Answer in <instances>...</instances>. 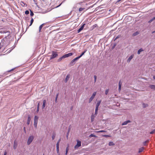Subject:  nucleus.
<instances>
[{"mask_svg": "<svg viewBox=\"0 0 155 155\" xmlns=\"http://www.w3.org/2000/svg\"><path fill=\"white\" fill-rule=\"evenodd\" d=\"M30 15L31 16H33L34 15V14L32 11L30 10Z\"/></svg>", "mask_w": 155, "mask_h": 155, "instance_id": "nucleus-41", "label": "nucleus"}, {"mask_svg": "<svg viewBox=\"0 0 155 155\" xmlns=\"http://www.w3.org/2000/svg\"><path fill=\"white\" fill-rule=\"evenodd\" d=\"M98 108L95 107L94 115H97V113H98Z\"/></svg>", "mask_w": 155, "mask_h": 155, "instance_id": "nucleus-36", "label": "nucleus"}, {"mask_svg": "<svg viewBox=\"0 0 155 155\" xmlns=\"http://www.w3.org/2000/svg\"><path fill=\"white\" fill-rule=\"evenodd\" d=\"M85 25L86 24L85 23H82L81 26L77 30V32L78 33L80 32L82 30H83Z\"/></svg>", "mask_w": 155, "mask_h": 155, "instance_id": "nucleus-9", "label": "nucleus"}, {"mask_svg": "<svg viewBox=\"0 0 155 155\" xmlns=\"http://www.w3.org/2000/svg\"><path fill=\"white\" fill-rule=\"evenodd\" d=\"M85 9L84 8L81 7L79 9V11L80 12H81L82 11H84V12H85Z\"/></svg>", "mask_w": 155, "mask_h": 155, "instance_id": "nucleus-23", "label": "nucleus"}, {"mask_svg": "<svg viewBox=\"0 0 155 155\" xmlns=\"http://www.w3.org/2000/svg\"><path fill=\"white\" fill-rule=\"evenodd\" d=\"M117 45V44L116 43H114L112 47V49H113Z\"/></svg>", "mask_w": 155, "mask_h": 155, "instance_id": "nucleus-42", "label": "nucleus"}, {"mask_svg": "<svg viewBox=\"0 0 155 155\" xmlns=\"http://www.w3.org/2000/svg\"><path fill=\"white\" fill-rule=\"evenodd\" d=\"M59 95V93H57L56 95V96L55 99V102L56 103H57V99L58 98V97Z\"/></svg>", "mask_w": 155, "mask_h": 155, "instance_id": "nucleus-34", "label": "nucleus"}, {"mask_svg": "<svg viewBox=\"0 0 155 155\" xmlns=\"http://www.w3.org/2000/svg\"><path fill=\"white\" fill-rule=\"evenodd\" d=\"M59 142H57L56 143V147H59Z\"/></svg>", "mask_w": 155, "mask_h": 155, "instance_id": "nucleus-54", "label": "nucleus"}, {"mask_svg": "<svg viewBox=\"0 0 155 155\" xmlns=\"http://www.w3.org/2000/svg\"><path fill=\"white\" fill-rule=\"evenodd\" d=\"M153 78L154 80H155V75L153 76Z\"/></svg>", "mask_w": 155, "mask_h": 155, "instance_id": "nucleus-61", "label": "nucleus"}, {"mask_svg": "<svg viewBox=\"0 0 155 155\" xmlns=\"http://www.w3.org/2000/svg\"><path fill=\"white\" fill-rule=\"evenodd\" d=\"M134 56V54H131L127 59V62L128 63L130 62L131 60L133 58Z\"/></svg>", "mask_w": 155, "mask_h": 155, "instance_id": "nucleus-11", "label": "nucleus"}, {"mask_svg": "<svg viewBox=\"0 0 155 155\" xmlns=\"http://www.w3.org/2000/svg\"><path fill=\"white\" fill-rule=\"evenodd\" d=\"M39 108L38 107H37V110H36V112L37 113H38L39 111Z\"/></svg>", "mask_w": 155, "mask_h": 155, "instance_id": "nucleus-56", "label": "nucleus"}, {"mask_svg": "<svg viewBox=\"0 0 155 155\" xmlns=\"http://www.w3.org/2000/svg\"><path fill=\"white\" fill-rule=\"evenodd\" d=\"M76 141L77 142V144L74 147V148L75 149H77L81 146V141L77 140Z\"/></svg>", "mask_w": 155, "mask_h": 155, "instance_id": "nucleus-7", "label": "nucleus"}, {"mask_svg": "<svg viewBox=\"0 0 155 155\" xmlns=\"http://www.w3.org/2000/svg\"><path fill=\"white\" fill-rule=\"evenodd\" d=\"M130 122H131V121L130 120H127L125 121H124V122H123L122 123V125H126L128 123H130Z\"/></svg>", "mask_w": 155, "mask_h": 155, "instance_id": "nucleus-15", "label": "nucleus"}, {"mask_svg": "<svg viewBox=\"0 0 155 155\" xmlns=\"http://www.w3.org/2000/svg\"><path fill=\"white\" fill-rule=\"evenodd\" d=\"M139 34V32L138 31H136L134 33L132 34V36L134 37L135 36L137 35H138Z\"/></svg>", "mask_w": 155, "mask_h": 155, "instance_id": "nucleus-26", "label": "nucleus"}, {"mask_svg": "<svg viewBox=\"0 0 155 155\" xmlns=\"http://www.w3.org/2000/svg\"><path fill=\"white\" fill-rule=\"evenodd\" d=\"M108 145L109 146H114L115 145V143L112 141H110Z\"/></svg>", "mask_w": 155, "mask_h": 155, "instance_id": "nucleus-35", "label": "nucleus"}, {"mask_svg": "<svg viewBox=\"0 0 155 155\" xmlns=\"http://www.w3.org/2000/svg\"><path fill=\"white\" fill-rule=\"evenodd\" d=\"M65 58L63 55L61 57L57 60L58 62H59L61 61L64 58Z\"/></svg>", "mask_w": 155, "mask_h": 155, "instance_id": "nucleus-24", "label": "nucleus"}, {"mask_svg": "<svg viewBox=\"0 0 155 155\" xmlns=\"http://www.w3.org/2000/svg\"><path fill=\"white\" fill-rule=\"evenodd\" d=\"M8 33V35H10V32L9 31H0V33L2 34H4V33Z\"/></svg>", "mask_w": 155, "mask_h": 155, "instance_id": "nucleus-17", "label": "nucleus"}, {"mask_svg": "<svg viewBox=\"0 0 155 155\" xmlns=\"http://www.w3.org/2000/svg\"><path fill=\"white\" fill-rule=\"evenodd\" d=\"M55 135H56V134L55 133H53L52 135V140H54V139L55 138Z\"/></svg>", "mask_w": 155, "mask_h": 155, "instance_id": "nucleus-40", "label": "nucleus"}, {"mask_svg": "<svg viewBox=\"0 0 155 155\" xmlns=\"http://www.w3.org/2000/svg\"><path fill=\"white\" fill-rule=\"evenodd\" d=\"M46 101L45 100H44L43 101V104L42 106V109H44L46 105Z\"/></svg>", "mask_w": 155, "mask_h": 155, "instance_id": "nucleus-19", "label": "nucleus"}, {"mask_svg": "<svg viewBox=\"0 0 155 155\" xmlns=\"http://www.w3.org/2000/svg\"><path fill=\"white\" fill-rule=\"evenodd\" d=\"M34 139V137L33 135L30 136L28 140L27 144L28 145H29L32 142Z\"/></svg>", "mask_w": 155, "mask_h": 155, "instance_id": "nucleus-6", "label": "nucleus"}, {"mask_svg": "<svg viewBox=\"0 0 155 155\" xmlns=\"http://www.w3.org/2000/svg\"><path fill=\"white\" fill-rule=\"evenodd\" d=\"M64 1H62V2L58 5V6H57L56 7V8L58 7H59L64 2Z\"/></svg>", "mask_w": 155, "mask_h": 155, "instance_id": "nucleus-49", "label": "nucleus"}, {"mask_svg": "<svg viewBox=\"0 0 155 155\" xmlns=\"http://www.w3.org/2000/svg\"><path fill=\"white\" fill-rule=\"evenodd\" d=\"M155 32V31H152V34H153Z\"/></svg>", "mask_w": 155, "mask_h": 155, "instance_id": "nucleus-63", "label": "nucleus"}, {"mask_svg": "<svg viewBox=\"0 0 155 155\" xmlns=\"http://www.w3.org/2000/svg\"><path fill=\"white\" fill-rule=\"evenodd\" d=\"M37 103H38V104H37V107L39 108L40 102V101H38Z\"/></svg>", "mask_w": 155, "mask_h": 155, "instance_id": "nucleus-47", "label": "nucleus"}, {"mask_svg": "<svg viewBox=\"0 0 155 155\" xmlns=\"http://www.w3.org/2000/svg\"><path fill=\"white\" fill-rule=\"evenodd\" d=\"M97 26H98L97 24H95L92 26L93 29H94Z\"/></svg>", "mask_w": 155, "mask_h": 155, "instance_id": "nucleus-45", "label": "nucleus"}, {"mask_svg": "<svg viewBox=\"0 0 155 155\" xmlns=\"http://www.w3.org/2000/svg\"><path fill=\"white\" fill-rule=\"evenodd\" d=\"M33 22H34V19L32 18H31V21H30V25H29V26H31L32 25Z\"/></svg>", "mask_w": 155, "mask_h": 155, "instance_id": "nucleus-38", "label": "nucleus"}, {"mask_svg": "<svg viewBox=\"0 0 155 155\" xmlns=\"http://www.w3.org/2000/svg\"><path fill=\"white\" fill-rule=\"evenodd\" d=\"M94 82H95L97 80V76L96 75H94Z\"/></svg>", "mask_w": 155, "mask_h": 155, "instance_id": "nucleus-48", "label": "nucleus"}, {"mask_svg": "<svg viewBox=\"0 0 155 155\" xmlns=\"http://www.w3.org/2000/svg\"><path fill=\"white\" fill-rule=\"evenodd\" d=\"M45 23H43L39 27V32H41V29L42 28L43 26L44 25H45Z\"/></svg>", "mask_w": 155, "mask_h": 155, "instance_id": "nucleus-30", "label": "nucleus"}, {"mask_svg": "<svg viewBox=\"0 0 155 155\" xmlns=\"http://www.w3.org/2000/svg\"><path fill=\"white\" fill-rule=\"evenodd\" d=\"M89 137L90 138H91L92 137H97V136H96V135H94V134H91L89 136Z\"/></svg>", "mask_w": 155, "mask_h": 155, "instance_id": "nucleus-31", "label": "nucleus"}, {"mask_svg": "<svg viewBox=\"0 0 155 155\" xmlns=\"http://www.w3.org/2000/svg\"><path fill=\"white\" fill-rule=\"evenodd\" d=\"M142 105L143 108H146L148 106L147 104H145L144 103H143Z\"/></svg>", "mask_w": 155, "mask_h": 155, "instance_id": "nucleus-32", "label": "nucleus"}, {"mask_svg": "<svg viewBox=\"0 0 155 155\" xmlns=\"http://www.w3.org/2000/svg\"><path fill=\"white\" fill-rule=\"evenodd\" d=\"M155 133V129L153 130L152 131H151L150 133L151 134H154Z\"/></svg>", "mask_w": 155, "mask_h": 155, "instance_id": "nucleus-43", "label": "nucleus"}, {"mask_svg": "<svg viewBox=\"0 0 155 155\" xmlns=\"http://www.w3.org/2000/svg\"><path fill=\"white\" fill-rule=\"evenodd\" d=\"M29 11L28 10H26L25 12V14H26V15H28L29 14Z\"/></svg>", "mask_w": 155, "mask_h": 155, "instance_id": "nucleus-46", "label": "nucleus"}, {"mask_svg": "<svg viewBox=\"0 0 155 155\" xmlns=\"http://www.w3.org/2000/svg\"><path fill=\"white\" fill-rule=\"evenodd\" d=\"M58 56V54L57 52L55 51H52V54L50 56V60H52L54 58H56Z\"/></svg>", "mask_w": 155, "mask_h": 155, "instance_id": "nucleus-4", "label": "nucleus"}, {"mask_svg": "<svg viewBox=\"0 0 155 155\" xmlns=\"http://www.w3.org/2000/svg\"><path fill=\"white\" fill-rule=\"evenodd\" d=\"M73 54H74V53L71 52V53H69L68 54H65L64 55V56L65 58L70 57L71 56H72Z\"/></svg>", "mask_w": 155, "mask_h": 155, "instance_id": "nucleus-10", "label": "nucleus"}, {"mask_svg": "<svg viewBox=\"0 0 155 155\" xmlns=\"http://www.w3.org/2000/svg\"><path fill=\"white\" fill-rule=\"evenodd\" d=\"M7 152L6 151H5L4 153V155H7Z\"/></svg>", "mask_w": 155, "mask_h": 155, "instance_id": "nucleus-57", "label": "nucleus"}, {"mask_svg": "<svg viewBox=\"0 0 155 155\" xmlns=\"http://www.w3.org/2000/svg\"><path fill=\"white\" fill-rule=\"evenodd\" d=\"M38 119V117L37 116L35 115V116L34 119V126L36 128H37V124Z\"/></svg>", "mask_w": 155, "mask_h": 155, "instance_id": "nucleus-3", "label": "nucleus"}, {"mask_svg": "<svg viewBox=\"0 0 155 155\" xmlns=\"http://www.w3.org/2000/svg\"><path fill=\"white\" fill-rule=\"evenodd\" d=\"M150 87L151 89L155 90V85L151 84L149 86Z\"/></svg>", "mask_w": 155, "mask_h": 155, "instance_id": "nucleus-22", "label": "nucleus"}, {"mask_svg": "<svg viewBox=\"0 0 155 155\" xmlns=\"http://www.w3.org/2000/svg\"><path fill=\"white\" fill-rule=\"evenodd\" d=\"M69 151V145H68L66 149V151L65 155H67L68 151Z\"/></svg>", "mask_w": 155, "mask_h": 155, "instance_id": "nucleus-29", "label": "nucleus"}, {"mask_svg": "<svg viewBox=\"0 0 155 155\" xmlns=\"http://www.w3.org/2000/svg\"><path fill=\"white\" fill-rule=\"evenodd\" d=\"M95 116L93 114H92L91 116V122H92L94 120V119L95 117Z\"/></svg>", "mask_w": 155, "mask_h": 155, "instance_id": "nucleus-27", "label": "nucleus"}, {"mask_svg": "<svg viewBox=\"0 0 155 155\" xmlns=\"http://www.w3.org/2000/svg\"><path fill=\"white\" fill-rule=\"evenodd\" d=\"M155 19V16L153 17L152 18H151L150 20L148 21V23H150L152 22L153 21H154Z\"/></svg>", "mask_w": 155, "mask_h": 155, "instance_id": "nucleus-33", "label": "nucleus"}, {"mask_svg": "<svg viewBox=\"0 0 155 155\" xmlns=\"http://www.w3.org/2000/svg\"><path fill=\"white\" fill-rule=\"evenodd\" d=\"M149 140H147L144 141L143 143V145L144 146H146L147 145V143H148L149 142Z\"/></svg>", "mask_w": 155, "mask_h": 155, "instance_id": "nucleus-21", "label": "nucleus"}, {"mask_svg": "<svg viewBox=\"0 0 155 155\" xmlns=\"http://www.w3.org/2000/svg\"><path fill=\"white\" fill-rule=\"evenodd\" d=\"M21 5L23 7H24L25 6V5H26V6H27V5L25 3H24V2H23L22 1L21 2Z\"/></svg>", "mask_w": 155, "mask_h": 155, "instance_id": "nucleus-37", "label": "nucleus"}, {"mask_svg": "<svg viewBox=\"0 0 155 155\" xmlns=\"http://www.w3.org/2000/svg\"><path fill=\"white\" fill-rule=\"evenodd\" d=\"M108 92V90H106L105 91V94H107Z\"/></svg>", "mask_w": 155, "mask_h": 155, "instance_id": "nucleus-55", "label": "nucleus"}, {"mask_svg": "<svg viewBox=\"0 0 155 155\" xmlns=\"http://www.w3.org/2000/svg\"><path fill=\"white\" fill-rule=\"evenodd\" d=\"M120 37H121V35H118L116 37V39H117Z\"/></svg>", "mask_w": 155, "mask_h": 155, "instance_id": "nucleus-51", "label": "nucleus"}, {"mask_svg": "<svg viewBox=\"0 0 155 155\" xmlns=\"http://www.w3.org/2000/svg\"><path fill=\"white\" fill-rule=\"evenodd\" d=\"M31 118L30 116L29 115H28V120H27V124L28 125L30 123V121H31Z\"/></svg>", "mask_w": 155, "mask_h": 155, "instance_id": "nucleus-18", "label": "nucleus"}, {"mask_svg": "<svg viewBox=\"0 0 155 155\" xmlns=\"http://www.w3.org/2000/svg\"><path fill=\"white\" fill-rule=\"evenodd\" d=\"M143 51L144 50L143 49L141 48L138 50L137 53L138 54H140L141 52Z\"/></svg>", "mask_w": 155, "mask_h": 155, "instance_id": "nucleus-25", "label": "nucleus"}, {"mask_svg": "<svg viewBox=\"0 0 155 155\" xmlns=\"http://www.w3.org/2000/svg\"><path fill=\"white\" fill-rule=\"evenodd\" d=\"M144 149V148L143 147H141L139 149L138 152L139 153H140L142 152L143 151Z\"/></svg>", "mask_w": 155, "mask_h": 155, "instance_id": "nucleus-28", "label": "nucleus"}, {"mask_svg": "<svg viewBox=\"0 0 155 155\" xmlns=\"http://www.w3.org/2000/svg\"><path fill=\"white\" fill-rule=\"evenodd\" d=\"M15 69V68H13L10 70L8 71H7V72H10L11 71H13Z\"/></svg>", "mask_w": 155, "mask_h": 155, "instance_id": "nucleus-50", "label": "nucleus"}, {"mask_svg": "<svg viewBox=\"0 0 155 155\" xmlns=\"http://www.w3.org/2000/svg\"><path fill=\"white\" fill-rule=\"evenodd\" d=\"M7 33V36H6L2 40L1 42H0V49L2 46H5L6 45L7 41V37L9 36V35L8 36V33Z\"/></svg>", "mask_w": 155, "mask_h": 155, "instance_id": "nucleus-2", "label": "nucleus"}, {"mask_svg": "<svg viewBox=\"0 0 155 155\" xmlns=\"http://www.w3.org/2000/svg\"><path fill=\"white\" fill-rule=\"evenodd\" d=\"M121 0H118L116 2V3H119Z\"/></svg>", "mask_w": 155, "mask_h": 155, "instance_id": "nucleus-59", "label": "nucleus"}, {"mask_svg": "<svg viewBox=\"0 0 155 155\" xmlns=\"http://www.w3.org/2000/svg\"><path fill=\"white\" fill-rule=\"evenodd\" d=\"M79 59L78 57H77L73 59L69 64L70 66H71L74 65L75 64L76 62L78 61Z\"/></svg>", "mask_w": 155, "mask_h": 155, "instance_id": "nucleus-5", "label": "nucleus"}, {"mask_svg": "<svg viewBox=\"0 0 155 155\" xmlns=\"http://www.w3.org/2000/svg\"><path fill=\"white\" fill-rule=\"evenodd\" d=\"M103 137H105L106 138L110 137L111 136L109 135L105 134L103 135Z\"/></svg>", "mask_w": 155, "mask_h": 155, "instance_id": "nucleus-39", "label": "nucleus"}, {"mask_svg": "<svg viewBox=\"0 0 155 155\" xmlns=\"http://www.w3.org/2000/svg\"><path fill=\"white\" fill-rule=\"evenodd\" d=\"M70 75L69 74H68L67 75L64 80V82L65 83H67L68 82V80L70 78Z\"/></svg>", "mask_w": 155, "mask_h": 155, "instance_id": "nucleus-14", "label": "nucleus"}, {"mask_svg": "<svg viewBox=\"0 0 155 155\" xmlns=\"http://www.w3.org/2000/svg\"><path fill=\"white\" fill-rule=\"evenodd\" d=\"M7 33V36H6L2 40L1 42H0V49L2 46H5L6 45L7 41V37L9 36V35L8 36V33Z\"/></svg>", "mask_w": 155, "mask_h": 155, "instance_id": "nucleus-1", "label": "nucleus"}, {"mask_svg": "<svg viewBox=\"0 0 155 155\" xmlns=\"http://www.w3.org/2000/svg\"><path fill=\"white\" fill-rule=\"evenodd\" d=\"M56 150L57 153H59V147H56Z\"/></svg>", "mask_w": 155, "mask_h": 155, "instance_id": "nucleus-44", "label": "nucleus"}, {"mask_svg": "<svg viewBox=\"0 0 155 155\" xmlns=\"http://www.w3.org/2000/svg\"><path fill=\"white\" fill-rule=\"evenodd\" d=\"M69 134H68V133H67V134L66 137H67V139H68V135H69Z\"/></svg>", "mask_w": 155, "mask_h": 155, "instance_id": "nucleus-58", "label": "nucleus"}, {"mask_svg": "<svg viewBox=\"0 0 155 155\" xmlns=\"http://www.w3.org/2000/svg\"><path fill=\"white\" fill-rule=\"evenodd\" d=\"M87 51V50H85L84 51H83L81 53V54L79 56H78V58H80L83 55H84V54L86 53V52Z\"/></svg>", "mask_w": 155, "mask_h": 155, "instance_id": "nucleus-20", "label": "nucleus"}, {"mask_svg": "<svg viewBox=\"0 0 155 155\" xmlns=\"http://www.w3.org/2000/svg\"><path fill=\"white\" fill-rule=\"evenodd\" d=\"M17 143L16 141V140H15L14 141V144H13V148L14 150H15L17 146Z\"/></svg>", "mask_w": 155, "mask_h": 155, "instance_id": "nucleus-16", "label": "nucleus"}, {"mask_svg": "<svg viewBox=\"0 0 155 155\" xmlns=\"http://www.w3.org/2000/svg\"><path fill=\"white\" fill-rule=\"evenodd\" d=\"M122 82H121V80L119 81L118 83L119 87H118V91H121V88Z\"/></svg>", "mask_w": 155, "mask_h": 155, "instance_id": "nucleus-12", "label": "nucleus"}, {"mask_svg": "<svg viewBox=\"0 0 155 155\" xmlns=\"http://www.w3.org/2000/svg\"><path fill=\"white\" fill-rule=\"evenodd\" d=\"M96 92H94L93 94L91 97L89 99V103H91L92 101L93 100L94 98L96 95Z\"/></svg>", "mask_w": 155, "mask_h": 155, "instance_id": "nucleus-8", "label": "nucleus"}, {"mask_svg": "<svg viewBox=\"0 0 155 155\" xmlns=\"http://www.w3.org/2000/svg\"><path fill=\"white\" fill-rule=\"evenodd\" d=\"M83 2H80V3H79L78 4L80 5H81L82 4Z\"/></svg>", "mask_w": 155, "mask_h": 155, "instance_id": "nucleus-62", "label": "nucleus"}, {"mask_svg": "<svg viewBox=\"0 0 155 155\" xmlns=\"http://www.w3.org/2000/svg\"><path fill=\"white\" fill-rule=\"evenodd\" d=\"M101 100H99L97 101L96 105L95 107L98 108L99 106H100L101 103Z\"/></svg>", "mask_w": 155, "mask_h": 155, "instance_id": "nucleus-13", "label": "nucleus"}, {"mask_svg": "<svg viewBox=\"0 0 155 155\" xmlns=\"http://www.w3.org/2000/svg\"><path fill=\"white\" fill-rule=\"evenodd\" d=\"M70 130H71V128L70 127H69L68 128V130L67 132V133L69 134L70 131Z\"/></svg>", "mask_w": 155, "mask_h": 155, "instance_id": "nucleus-52", "label": "nucleus"}, {"mask_svg": "<svg viewBox=\"0 0 155 155\" xmlns=\"http://www.w3.org/2000/svg\"><path fill=\"white\" fill-rule=\"evenodd\" d=\"M61 141V138H60L58 140V141H57V142H59V143H60V142Z\"/></svg>", "mask_w": 155, "mask_h": 155, "instance_id": "nucleus-60", "label": "nucleus"}, {"mask_svg": "<svg viewBox=\"0 0 155 155\" xmlns=\"http://www.w3.org/2000/svg\"><path fill=\"white\" fill-rule=\"evenodd\" d=\"M106 132V131L104 130H100L98 131V132H100V133H103V132Z\"/></svg>", "mask_w": 155, "mask_h": 155, "instance_id": "nucleus-53", "label": "nucleus"}, {"mask_svg": "<svg viewBox=\"0 0 155 155\" xmlns=\"http://www.w3.org/2000/svg\"><path fill=\"white\" fill-rule=\"evenodd\" d=\"M114 41H115V40H116L117 39H116V38H114Z\"/></svg>", "mask_w": 155, "mask_h": 155, "instance_id": "nucleus-64", "label": "nucleus"}]
</instances>
